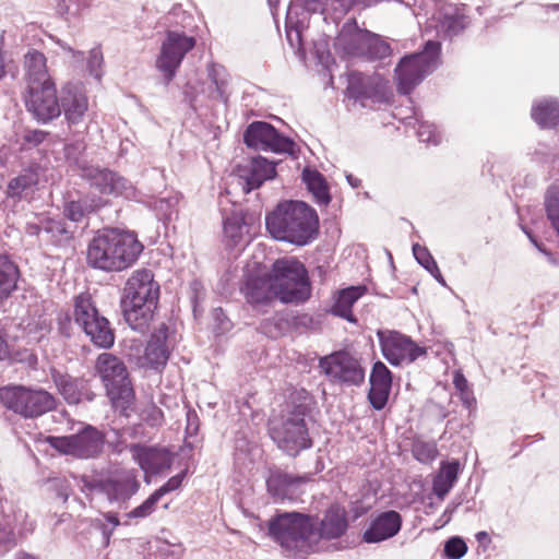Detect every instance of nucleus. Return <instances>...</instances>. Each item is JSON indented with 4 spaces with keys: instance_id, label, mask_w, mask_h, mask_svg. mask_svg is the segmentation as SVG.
<instances>
[{
    "instance_id": "9b49d317",
    "label": "nucleus",
    "mask_w": 559,
    "mask_h": 559,
    "mask_svg": "<svg viewBox=\"0 0 559 559\" xmlns=\"http://www.w3.org/2000/svg\"><path fill=\"white\" fill-rule=\"evenodd\" d=\"M48 443L58 452L78 459H96L104 450L105 435L96 427L86 425L70 436L47 438Z\"/></svg>"
},
{
    "instance_id": "dca6fc26",
    "label": "nucleus",
    "mask_w": 559,
    "mask_h": 559,
    "mask_svg": "<svg viewBox=\"0 0 559 559\" xmlns=\"http://www.w3.org/2000/svg\"><path fill=\"white\" fill-rule=\"evenodd\" d=\"M243 142L248 147L273 153L292 154L295 147V142L290 138L281 134L265 121L250 123L243 133Z\"/></svg>"
},
{
    "instance_id": "f704fd0d",
    "label": "nucleus",
    "mask_w": 559,
    "mask_h": 559,
    "mask_svg": "<svg viewBox=\"0 0 559 559\" xmlns=\"http://www.w3.org/2000/svg\"><path fill=\"white\" fill-rule=\"evenodd\" d=\"M532 118L542 128H552L559 123V102L545 98L536 103L532 108Z\"/></svg>"
},
{
    "instance_id": "69168bd1",
    "label": "nucleus",
    "mask_w": 559,
    "mask_h": 559,
    "mask_svg": "<svg viewBox=\"0 0 559 559\" xmlns=\"http://www.w3.org/2000/svg\"><path fill=\"white\" fill-rule=\"evenodd\" d=\"M50 330V323L46 319H39L36 323V330L29 328V332L38 331L39 335L37 338L43 337L45 334H47Z\"/></svg>"
},
{
    "instance_id": "864d4df0",
    "label": "nucleus",
    "mask_w": 559,
    "mask_h": 559,
    "mask_svg": "<svg viewBox=\"0 0 559 559\" xmlns=\"http://www.w3.org/2000/svg\"><path fill=\"white\" fill-rule=\"evenodd\" d=\"M212 319L213 329L218 335L227 333L233 326L231 321L228 319L222 308L213 309Z\"/></svg>"
},
{
    "instance_id": "58836bf2",
    "label": "nucleus",
    "mask_w": 559,
    "mask_h": 559,
    "mask_svg": "<svg viewBox=\"0 0 559 559\" xmlns=\"http://www.w3.org/2000/svg\"><path fill=\"white\" fill-rule=\"evenodd\" d=\"M245 295L248 302L252 305H267L271 302L273 295L271 283L262 280H249L246 283Z\"/></svg>"
},
{
    "instance_id": "a19ab883",
    "label": "nucleus",
    "mask_w": 559,
    "mask_h": 559,
    "mask_svg": "<svg viewBox=\"0 0 559 559\" xmlns=\"http://www.w3.org/2000/svg\"><path fill=\"white\" fill-rule=\"evenodd\" d=\"M93 211L91 204L84 200L69 201L64 205V216L72 222H81L85 215Z\"/></svg>"
},
{
    "instance_id": "7ed1b4c3",
    "label": "nucleus",
    "mask_w": 559,
    "mask_h": 559,
    "mask_svg": "<svg viewBox=\"0 0 559 559\" xmlns=\"http://www.w3.org/2000/svg\"><path fill=\"white\" fill-rule=\"evenodd\" d=\"M159 284L151 270L134 271L124 284L120 300L121 311L128 325L145 333L154 319L159 300Z\"/></svg>"
},
{
    "instance_id": "2eb2a0df",
    "label": "nucleus",
    "mask_w": 559,
    "mask_h": 559,
    "mask_svg": "<svg viewBox=\"0 0 559 559\" xmlns=\"http://www.w3.org/2000/svg\"><path fill=\"white\" fill-rule=\"evenodd\" d=\"M24 103L27 111L39 123H48L61 114L60 99L53 82L26 86Z\"/></svg>"
},
{
    "instance_id": "4468645a",
    "label": "nucleus",
    "mask_w": 559,
    "mask_h": 559,
    "mask_svg": "<svg viewBox=\"0 0 559 559\" xmlns=\"http://www.w3.org/2000/svg\"><path fill=\"white\" fill-rule=\"evenodd\" d=\"M319 367L333 382L359 385L365 379V370L360 361L346 350L334 352L321 357Z\"/></svg>"
},
{
    "instance_id": "9d476101",
    "label": "nucleus",
    "mask_w": 559,
    "mask_h": 559,
    "mask_svg": "<svg viewBox=\"0 0 559 559\" xmlns=\"http://www.w3.org/2000/svg\"><path fill=\"white\" fill-rule=\"evenodd\" d=\"M0 401L8 408L24 417H38L56 406L55 397L44 390L23 386L0 389Z\"/></svg>"
},
{
    "instance_id": "72a5a7b5",
    "label": "nucleus",
    "mask_w": 559,
    "mask_h": 559,
    "mask_svg": "<svg viewBox=\"0 0 559 559\" xmlns=\"http://www.w3.org/2000/svg\"><path fill=\"white\" fill-rule=\"evenodd\" d=\"M302 180L318 205H329L331 202L330 190L321 173L316 169L305 168L302 171Z\"/></svg>"
},
{
    "instance_id": "cd10ccee",
    "label": "nucleus",
    "mask_w": 559,
    "mask_h": 559,
    "mask_svg": "<svg viewBox=\"0 0 559 559\" xmlns=\"http://www.w3.org/2000/svg\"><path fill=\"white\" fill-rule=\"evenodd\" d=\"M46 57L35 49L27 51L24 56L26 86H38L52 82L49 78Z\"/></svg>"
},
{
    "instance_id": "1a4fd4ad",
    "label": "nucleus",
    "mask_w": 559,
    "mask_h": 559,
    "mask_svg": "<svg viewBox=\"0 0 559 559\" xmlns=\"http://www.w3.org/2000/svg\"><path fill=\"white\" fill-rule=\"evenodd\" d=\"M74 320L95 346L110 348L114 345V329L108 319L99 313L88 294H80L75 297Z\"/></svg>"
},
{
    "instance_id": "37998d69",
    "label": "nucleus",
    "mask_w": 559,
    "mask_h": 559,
    "mask_svg": "<svg viewBox=\"0 0 559 559\" xmlns=\"http://www.w3.org/2000/svg\"><path fill=\"white\" fill-rule=\"evenodd\" d=\"M245 228V224L237 216L227 217L224 221V235L229 238L234 245L239 242Z\"/></svg>"
},
{
    "instance_id": "6ab92c4d",
    "label": "nucleus",
    "mask_w": 559,
    "mask_h": 559,
    "mask_svg": "<svg viewBox=\"0 0 559 559\" xmlns=\"http://www.w3.org/2000/svg\"><path fill=\"white\" fill-rule=\"evenodd\" d=\"M129 450L145 474L157 475L173 465L174 455L167 448L132 443Z\"/></svg>"
},
{
    "instance_id": "393cba45",
    "label": "nucleus",
    "mask_w": 559,
    "mask_h": 559,
    "mask_svg": "<svg viewBox=\"0 0 559 559\" xmlns=\"http://www.w3.org/2000/svg\"><path fill=\"white\" fill-rule=\"evenodd\" d=\"M371 33L360 29L355 20L346 22L335 40L336 48L344 51L347 56H358L366 53Z\"/></svg>"
},
{
    "instance_id": "ea45409f",
    "label": "nucleus",
    "mask_w": 559,
    "mask_h": 559,
    "mask_svg": "<svg viewBox=\"0 0 559 559\" xmlns=\"http://www.w3.org/2000/svg\"><path fill=\"white\" fill-rule=\"evenodd\" d=\"M466 24V17L463 14H444L439 20L437 29L444 38H452L461 34Z\"/></svg>"
},
{
    "instance_id": "a211bd4d",
    "label": "nucleus",
    "mask_w": 559,
    "mask_h": 559,
    "mask_svg": "<svg viewBox=\"0 0 559 559\" xmlns=\"http://www.w3.org/2000/svg\"><path fill=\"white\" fill-rule=\"evenodd\" d=\"M384 84L379 75H366L360 72L348 74L346 95L362 107L382 103L385 97Z\"/></svg>"
},
{
    "instance_id": "4d7b16f0",
    "label": "nucleus",
    "mask_w": 559,
    "mask_h": 559,
    "mask_svg": "<svg viewBox=\"0 0 559 559\" xmlns=\"http://www.w3.org/2000/svg\"><path fill=\"white\" fill-rule=\"evenodd\" d=\"M313 53L320 64L328 67L332 60V55L325 40H319L313 45Z\"/></svg>"
},
{
    "instance_id": "c756f323",
    "label": "nucleus",
    "mask_w": 559,
    "mask_h": 559,
    "mask_svg": "<svg viewBox=\"0 0 559 559\" xmlns=\"http://www.w3.org/2000/svg\"><path fill=\"white\" fill-rule=\"evenodd\" d=\"M51 378L67 403L78 404L81 402L83 390L85 389V382L83 380L73 378L58 370H51Z\"/></svg>"
},
{
    "instance_id": "412c9836",
    "label": "nucleus",
    "mask_w": 559,
    "mask_h": 559,
    "mask_svg": "<svg viewBox=\"0 0 559 559\" xmlns=\"http://www.w3.org/2000/svg\"><path fill=\"white\" fill-rule=\"evenodd\" d=\"M60 107L70 128L83 124L88 109V99L83 88L76 84H67L62 87Z\"/></svg>"
},
{
    "instance_id": "aec40b11",
    "label": "nucleus",
    "mask_w": 559,
    "mask_h": 559,
    "mask_svg": "<svg viewBox=\"0 0 559 559\" xmlns=\"http://www.w3.org/2000/svg\"><path fill=\"white\" fill-rule=\"evenodd\" d=\"M275 167L276 163L262 156H255L239 164L236 175L242 181V190L249 193L260 188L264 181L273 179L276 176Z\"/></svg>"
},
{
    "instance_id": "20e7f679",
    "label": "nucleus",
    "mask_w": 559,
    "mask_h": 559,
    "mask_svg": "<svg viewBox=\"0 0 559 559\" xmlns=\"http://www.w3.org/2000/svg\"><path fill=\"white\" fill-rule=\"evenodd\" d=\"M317 524L316 515L277 511L267 521V535L289 556L305 558L313 551Z\"/></svg>"
},
{
    "instance_id": "680f3d73",
    "label": "nucleus",
    "mask_w": 559,
    "mask_h": 559,
    "mask_svg": "<svg viewBox=\"0 0 559 559\" xmlns=\"http://www.w3.org/2000/svg\"><path fill=\"white\" fill-rule=\"evenodd\" d=\"M44 218H37V222H27L25 226L26 234L40 237L44 240Z\"/></svg>"
},
{
    "instance_id": "6e6552de",
    "label": "nucleus",
    "mask_w": 559,
    "mask_h": 559,
    "mask_svg": "<svg viewBox=\"0 0 559 559\" xmlns=\"http://www.w3.org/2000/svg\"><path fill=\"white\" fill-rule=\"evenodd\" d=\"M441 45L439 41L428 40L424 50L404 56L395 68L397 91L409 94L427 75L432 73L439 64Z\"/></svg>"
},
{
    "instance_id": "4c0bfd02",
    "label": "nucleus",
    "mask_w": 559,
    "mask_h": 559,
    "mask_svg": "<svg viewBox=\"0 0 559 559\" xmlns=\"http://www.w3.org/2000/svg\"><path fill=\"white\" fill-rule=\"evenodd\" d=\"M44 241L56 246H62L72 238V231L68 229L62 219L44 218Z\"/></svg>"
},
{
    "instance_id": "ddd939ff",
    "label": "nucleus",
    "mask_w": 559,
    "mask_h": 559,
    "mask_svg": "<svg viewBox=\"0 0 559 559\" xmlns=\"http://www.w3.org/2000/svg\"><path fill=\"white\" fill-rule=\"evenodd\" d=\"M194 37L174 31L167 32L156 59V68L168 84L176 75L185 56L194 48Z\"/></svg>"
},
{
    "instance_id": "473e14b6",
    "label": "nucleus",
    "mask_w": 559,
    "mask_h": 559,
    "mask_svg": "<svg viewBox=\"0 0 559 559\" xmlns=\"http://www.w3.org/2000/svg\"><path fill=\"white\" fill-rule=\"evenodd\" d=\"M459 472L460 462L457 460L443 462L441 464L440 469L433 477L432 481V490L439 499H444V497L452 489L457 480Z\"/></svg>"
},
{
    "instance_id": "09e8293b",
    "label": "nucleus",
    "mask_w": 559,
    "mask_h": 559,
    "mask_svg": "<svg viewBox=\"0 0 559 559\" xmlns=\"http://www.w3.org/2000/svg\"><path fill=\"white\" fill-rule=\"evenodd\" d=\"M175 201L167 198L153 199L148 202L150 209L155 212L158 219L169 218Z\"/></svg>"
},
{
    "instance_id": "3c124183",
    "label": "nucleus",
    "mask_w": 559,
    "mask_h": 559,
    "mask_svg": "<svg viewBox=\"0 0 559 559\" xmlns=\"http://www.w3.org/2000/svg\"><path fill=\"white\" fill-rule=\"evenodd\" d=\"M160 499L155 496L153 492L145 501H143L139 507L134 508L130 511L127 516L129 519H144L148 516L155 510L156 503Z\"/></svg>"
},
{
    "instance_id": "f03ea898",
    "label": "nucleus",
    "mask_w": 559,
    "mask_h": 559,
    "mask_svg": "<svg viewBox=\"0 0 559 559\" xmlns=\"http://www.w3.org/2000/svg\"><path fill=\"white\" fill-rule=\"evenodd\" d=\"M266 229L278 241L304 247L319 235V216L302 201H284L265 217Z\"/></svg>"
},
{
    "instance_id": "c85d7f7f",
    "label": "nucleus",
    "mask_w": 559,
    "mask_h": 559,
    "mask_svg": "<svg viewBox=\"0 0 559 559\" xmlns=\"http://www.w3.org/2000/svg\"><path fill=\"white\" fill-rule=\"evenodd\" d=\"M365 286H350L338 292L337 297L331 308V313L347 320L356 322L352 312L354 304L366 293Z\"/></svg>"
},
{
    "instance_id": "bf43d9fd",
    "label": "nucleus",
    "mask_w": 559,
    "mask_h": 559,
    "mask_svg": "<svg viewBox=\"0 0 559 559\" xmlns=\"http://www.w3.org/2000/svg\"><path fill=\"white\" fill-rule=\"evenodd\" d=\"M81 0H62L58 4V11L66 16H74L80 12Z\"/></svg>"
},
{
    "instance_id": "49530a36",
    "label": "nucleus",
    "mask_w": 559,
    "mask_h": 559,
    "mask_svg": "<svg viewBox=\"0 0 559 559\" xmlns=\"http://www.w3.org/2000/svg\"><path fill=\"white\" fill-rule=\"evenodd\" d=\"M416 121L418 122V128H417L418 140L420 142L431 143L433 145L439 144L440 135L437 132L436 127L432 123L419 121L418 118H416Z\"/></svg>"
},
{
    "instance_id": "774afa93",
    "label": "nucleus",
    "mask_w": 559,
    "mask_h": 559,
    "mask_svg": "<svg viewBox=\"0 0 559 559\" xmlns=\"http://www.w3.org/2000/svg\"><path fill=\"white\" fill-rule=\"evenodd\" d=\"M346 180L352 188H359L361 185V180L352 174L346 175Z\"/></svg>"
},
{
    "instance_id": "39448f33",
    "label": "nucleus",
    "mask_w": 559,
    "mask_h": 559,
    "mask_svg": "<svg viewBox=\"0 0 559 559\" xmlns=\"http://www.w3.org/2000/svg\"><path fill=\"white\" fill-rule=\"evenodd\" d=\"M309 411L306 404H298L286 414L270 420L269 431L272 440L290 456H296L312 445L306 423Z\"/></svg>"
},
{
    "instance_id": "a878e982",
    "label": "nucleus",
    "mask_w": 559,
    "mask_h": 559,
    "mask_svg": "<svg viewBox=\"0 0 559 559\" xmlns=\"http://www.w3.org/2000/svg\"><path fill=\"white\" fill-rule=\"evenodd\" d=\"M306 480V477L293 476L280 469H275L271 471L266 479V487L269 493L276 500H293L299 495L300 487Z\"/></svg>"
},
{
    "instance_id": "b1692460",
    "label": "nucleus",
    "mask_w": 559,
    "mask_h": 559,
    "mask_svg": "<svg viewBox=\"0 0 559 559\" xmlns=\"http://www.w3.org/2000/svg\"><path fill=\"white\" fill-rule=\"evenodd\" d=\"M402 527V516L397 511L381 512L365 531L362 539L366 543H380L395 536Z\"/></svg>"
},
{
    "instance_id": "c9c22d12",
    "label": "nucleus",
    "mask_w": 559,
    "mask_h": 559,
    "mask_svg": "<svg viewBox=\"0 0 559 559\" xmlns=\"http://www.w3.org/2000/svg\"><path fill=\"white\" fill-rule=\"evenodd\" d=\"M207 76L214 86V90L210 93V97L212 99H217L224 104H227L229 98V74L227 73L225 67L216 63L209 64Z\"/></svg>"
},
{
    "instance_id": "a18cd8bd",
    "label": "nucleus",
    "mask_w": 559,
    "mask_h": 559,
    "mask_svg": "<svg viewBox=\"0 0 559 559\" xmlns=\"http://www.w3.org/2000/svg\"><path fill=\"white\" fill-rule=\"evenodd\" d=\"M413 254L416 261L428 272H438V264L429 250L419 243L413 245Z\"/></svg>"
},
{
    "instance_id": "4be33fe9",
    "label": "nucleus",
    "mask_w": 559,
    "mask_h": 559,
    "mask_svg": "<svg viewBox=\"0 0 559 559\" xmlns=\"http://www.w3.org/2000/svg\"><path fill=\"white\" fill-rule=\"evenodd\" d=\"M167 338L168 326L165 323H160L158 329L152 333L145 347L144 356L140 358L139 365L155 370L164 367L169 358Z\"/></svg>"
},
{
    "instance_id": "2f4dec72",
    "label": "nucleus",
    "mask_w": 559,
    "mask_h": 559,
    "mask_svg": "<svg viewBox=\"0 0 559 559\" xmlns=\"http://www.w3.org/2000/svg\"><path fill=\"white\" fill-rule=\"evenodd\" d=\"M38 183V175L33 170H24L16 177L9 180L5 189L8 199L14 202L27 198L34 192V188Z\"/></svg>"
},
{
    "instance_id": "79ce46f5",
    "label": "nucleus",
    "mask_w": 559,
    "mask_h": 559,
    "mask_svg": "<svg viewBox=\"0 0 559 559\" xmlns=\"http://www.w3.org/2000/svg\"><path fill=\"white\" fill-rule=\"evenodd\" d=\"M414 457L421 463H430L437 456V447L433 442L417 440L413 443L412 449Z\"/></svg>"
},
{
    "instance_id": "338daca9",
    "label": "nucleus",
    "mask_w": 559,
    "mask_h": 559,
    "mask_svg": "<svg viewBox=\"0 0 559 559\" xmlns=\"http://www.w3.org/2000/svg\"><path fill=\"white\" fill-rule=\"evenodd\" d=\"M460 399L466 408H471L475 404V399L471 390L461 391Z\"/></svg>"
},
{
    "instance_id": "0eeeda50",
    "label": "nucleus",
    "mask_w": 559,
    "mask_h": 559,
    "mask_svg": "<svg viewBox=\"0 0 559 559\" xmlns=\"http://www.w3.org/2000/svg\"><path fill=\"white\" fill-rule=\"evenodd\" d=\"M95 369L116 408L127 409L134 401V390L124 362L110 353L100 354Z\"/></svg>"
},
{
    "instance_id": "bb28decb",
    "label": "nucleus",
    "mask_w": 559,
    "mask_h": 559,
    "mask_svg": "<svg viewBox=\"0 0 559 559\" xmlns=\"http://www.w3.org/2000/svg\"><path fill=\"white\" fill-rule=\"evenodd\" d=\"M348 527L346 510L338 504L331 506L322 520L317 524L316 535L323 539H336L345 534Z\"/></svg>"
},
{
    "instance_id": "423d86ee",
    "label": "nucleus",
    "mask_w": 559,
    "mask_h": 559,
    "mask_svg": "<svg viewBox=\"0 0 559 559\" xmlns=\"http://www.w3.org/2000/svg\"><path fill=\"white\" fill-rule=\"evenodd\" d=\"M273 295L284 304H301L309 299L311 286L305 265L298 260L278 259L273 264Z\"/></svg>"
},
{
    "instance_id": "5fc2aeb1",
    "label": "nucleus",
    "mask_w": 559,
    "mask_h": 559,
    "mask_svg": "<svg viewBox=\"0 0 559 559\" xmlns=\"http://www.w3.org/2000/svg\"><path fill=\"white\" fill-rule=\"evenodd\" d=\"M186 476V472H181L170 477L163 486L154 491L155 496L162 499L166 493L178 489Z\"/></svg>"
},
{
    "instance_id": "c03bdc74",
    "label": "nucleus",
    "mask_w": 559,
    "mask_h": 559,
    "mask_svg": "<svg viewBox=\"0 0 559 559\" xmlns=\"http://www.w3.org/2000/svg\"><path fill=\"white\" fill-rule=\"evenodd\" d=\"M443 551L448 559H461L467 552V545L463 538L453 536L445 542Z\"/></svg>"
},
{
    "instance_id": "f3484780",
    "label": "nucleus",
    "mask_w": 559,
    "mask_h": 559,
    "mask_svg": "<svg viewBox=\"0 0 559 559\" xmlns=\"http://www.w3.org/2000/svg\"><path fill=\"white\" fill-rule=\"evenodd\" d=\"M81 177L102 194L120 195L126 199L135 197L133 185L127 178L108 168L86 165L81 168Z\"/></svg>"
},
{
    "instance_id": "13d9d810",
    "label": "nucleus",
    "mask_w": 559,
    "mask_h": 559,
    "mask_svg": "<svg viewBox=\"0 0 559 559\" xmlns=\"http://www.w3.org/2000/svg\"><path fill=\"white\" fill-rule=\"evenodd\" d=\"M104 519L106 520V522L108 524L111 525V527L108 528L105 523H100L99 524V528L102 530V534H103V538L105 540V544L108 545L110 536H111L114 530L120 524V521L118 519V515L116 513H112V512H107L106 514H104Z\"/></svg>"
},
{
    "instance_id": "8fccbe9b",
    "label": "nucleus",
    "mask_w": 559,
    "mask_h": 559,
    "mask_svg": "<svg viewBox=\"0 0 559 559\" xmlns=\"http://www.w3.org/2000/svg\"><path fill=\"white\" fill-rule=\"evenodd\" d=\"M104 62L103 52L99 47H95L90 50L87 60V70L92 76L96 80H100L103 76L102 66Z\"/></svg>"
},
{
    "instance_id": "0e129e2a",
    "label": "nucleus",
    "mask_w": 559,
    "mask_h": 559,
    "mask_svg": "<svg viewBox=\"0 0 559 559\" xmlns=\"http://www.w3.org/2000/svg\"><path fill=\"white\" fill-rule=\"evenodd\" d=\"M453 384L459 392L469 390L468 382L464 374L461 372H455L453 377Z\"/></svg>"
},
{
    "instance_id": "f257e3e1",
    "label": "nucleus",
    "mask_w": 559,
    "mask_h": 559,
    "mask_svg": "<svg viewBox=\"0 0 559 559\" xmlns=\"http://www.w3.org/2000/svg\"><path fill=\"white\" fill-rule=\"evenodd\" d=\"M136 235L120 228L98 230L87 246V264L105 272H120L131 266L143 251Z\"/></svg>"
},
{
    "instance_id": "e433bc0d",
    "label": "nucleus",
    "mask_w": 559,
    "mask_h": 559,
    "mask_svg": "<svg viewBox=\"0 0 559 559\" xmlns=\"http://www.w3.org/2000/svg\"><path fill=\"white\" fill-rule=\"evenodd\" d=\"M19 269L5 254H0V300L8 298L16 288Z\"/></svg>"
},
{
    "instance_id": "e2e57ef3",
    "label": "nucleus",
    "mask_w": 559,
    "mask_h": 559,
    "mask_svg": "<svg viewBox=\"0 0 559 559\" xmlns=\"http://www.w3.org/2000/svg\"><path fill=\"white\" fill-rule=\"evenodd\" d=\"M523 231L527 235V237L530 238L531 242L538 249V251L547 257V259H548V261L550 263H555L556 262V260L552 257V253L550 251H548L547 248L543 243H539L536 240V238L527 229L523 228Z\"/></svg>"
},
{
    "instance_id": "7c9ffc66",
    "label": "nucleus",
    "mask_w": 559,
    "mask_h": 559,
    "mask_svg": "<svg viewBox=\"0 0 559 559\" xmlns=\"http://www.w3.org/2000/svg\"><path fill=\"white\" fill-rule=\"evenodd\" d=\"M103 491L110 502L124 503L139 489V484L130 477L108 479L103 484Z\"/></svg>"
},
{
    "instance_id": "6e6d98bb",
    "label": "nucleus",
    "mask_w": 559,
    "mask_h": 559,
    "mask_svg": "<svg viewBox=\"0 0 559 559\" xmlns=\"http://www.w3.org/2000/svg\"><path fill=\"white\" fill-rule=\"evenodd\" d=\"M286 37L292 48L300 50L302 48L301 32L298 27L292 26L290 12L286 22Z\"/></svg>"
},
{
    "instance_id": "de8ad7c7",
    "label": "nucleus",
    "mask_w": 559,
    "mask_h": 559,
    "mask_svg": "<svg viewBox=\"0 0 559 559\" xmlns=\"http://www.w3.org/2000/svg\"><path fill=\"white\" fill-rule=\"evenodd\" d=\"M366 52L370 53L374 58L382 59L391 53V47L379 36L371 33Z\"/></svg>"
},
{
    "instance_id": "603ef678",
    "label": "nucleus",
    "mask_w": 559,
    "mask_h": 559,
    "mask_svg": "<svg viewBox=\"0 0 559 559\" xmlns=\"http://www.w3.org/2000/svg\"><path fill=\"white\" fill-rule=\"evenodd\" d=\"M49 133L43 130H26L22 136L21 148L31 150L40 145Z\"/></svg>"
},
{
    "instance_id": "052dcab7",
    "label": "nucleus",
    "mask_w": 559,
    "mask_h": 559,
    "mask_svg": "<svg viewBox=\"0 0 559 559\" xmlns=\"http://www.w3.org/2000/svg\"><path fill=\"white\" fill-rule=\"evenodd\" d=\"M187 426L186 433L189 437H193L199 431V416L194 409H189L186 415Z\"/></svg>"
},
{
    "instance_id": "f8f14e48",
    "label": "nucleus",
    "mask_w": 559,
    "mask_h": 559,
    "mask_svg": "<svg viewBox=\"0 0 559 559\" xmlns=\"http://www.w3.org/2000/svg\"><path fill=\"white\" fill-rule=\"evenodd\" d=\"M377 336L383 357L392 366L409 365L427 354L425 347L401 332L379 330Z\"/></svg>"
},
{
    "instance_id": "5701e85b",
    "label": "nucleus",
    "mask_w": 559,
    "mask_h": 559,
    "mask_svg": "<svg viewBox=\"0 0 559 559\" xmlns=\"http://www.w3.org/2000/svg\"><path fill=\"white\" fill-rule=\"evenodd\" d=\"M368 400L371 406L381 411L385 407L392 386V373L382 361H376L372 366Z\"/></svg>"
}]
</instances>
